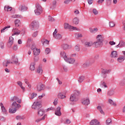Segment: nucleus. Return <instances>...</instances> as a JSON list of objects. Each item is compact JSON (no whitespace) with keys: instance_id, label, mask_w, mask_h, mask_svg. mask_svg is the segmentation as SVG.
<instances>
[{"instance_id":"60","label":"nucleus","mask_w":125,"mask_h":125,"mask_svg":"<svg viewBox=\"0 0 125 125\" xmlns=\"http://www.w3.org/2000/svg\"><path fill=\"white\" fill-rule=\"evenodd\" d=\"M76 37H77V38H82L83 37V35H82V34H76Z\"/></svg>"},{"instance_id":"22","label":"nucleus","mask_w":125,"mask_h":125,"mask_svg":"<svg viewBox=\"0 0 125 125\" xmlns=\"http://www.w3.org/2000/svg\"><path fill=\"white\" fill-rule=\"evenodd\" d=\"M61 57H63L64 60H65L68 58L67 57V55H66V53L63 51L61 52Z\"/></svg>"},{"instance_id":"48","label":"nucleus","mask_w":125,"mask_h":125,"mask_svg":"<svg viewBox=\"0 0 125 125\" xmlns=\"http://www.w3.org/2000/svg\"><path fill=\"white\" fill-rule=\"evenodd\" d=\"M70 123H71V121L67 119L66 120V121L64 122V124L65 125H70Z\"/></svg>"},{"instance_id":"43","label":"nucleus","mask_w":125,"mask_h":125,"mask_svg":"<svg viewBox=\"0 0 125 125\" xmlns=\"http://www.w3.org/2000/svg\"><path fill=\"white\" fill-rule=\"evenodd\" d=\"M107 6H110L112 3V0H106Z\"/></svg>"},{"instance_id":"50","label":"nucleus","mask_w":125,"mask_h":125,"mask_svg":"<svg viewBox=\"0 0 125 125\" xmlns=\"http://www.w3.org/2000/svg\"><path fill=\"white\" fill-rule=\"evenodd\" d=\"M0 46L1 49H3V48H4V43H3V42H0Z\"/></svg>"},{"instance_id":"55","label":"nucleus","mask_w":125,"mask_h":125,"mask_svg":"<svg viewBox=\"0 0 125 125\" xmlns=\"http://www.w3.org/2000/svg\"><path fill=\"white\" fill-rule=\"evenodd\" d=\"M0 105L1 107V110H5V107H4V106H3V104H2V103H0Z\"/></svg>"},{"instance_id":"2","label":"nucleus","mask_w":125,"mask_h":125,"mask_svg":"<svg viewBox=\"0 0 125 125\" xmlns=\"http://www.w3.org/2000/svg\"><path fill=\"white\" fill-rule=\"evenodd\" d=\"M34 12L36 15H41L42 13V7L39 3L36 4Z\"/></svg>"},{"instance_id":"10","label":"nucleus","mask_w":125,"mask_h":125,"mask_svg":"<svg viewBox=\"0 0 125 125\" xmlns=\"http://www.w3.org/2000/svg\"><path fill=\"white\" fill-rule=\"evenodd\" d=\"M103 44V42L101 41H99L97 40V42H94L93 43V45H94L95 47H99L100 46H102Z\"/></svg>"},{"instance_id":"25","label":"nucleus","mask_w":125,"mask_h":125,"mask_svg":"<svg viewBox=\"0 0 125 125\" xmlns=\"http://www.w3.org/2000/svg\"><path fill=\"white\" fill-rule=\"evenodd\" d=\"M43 72V70H42V68L41 67H39L37 70V73L39 74V75H42Z\"/></svg>"},{"instance_id":"13","label":"nucleus","mask_w":125,"mask_h":125,"mask_svg":"<svg viewBox=\"0 0 125 125\" xmlns=\"http://www.w3.org/2000/svg\"><path fill=\"white\" fill-rule=\"evenodd\" d=\"M13 32H14V34H12V36H19V35H20V33L21 32L19 29L16 28H14L13 29Z\"/></svg>"},{"instance_id":"14","label":"nucleus","mask_w":125,"mask_h":125,"mask_svg":"<svg viewBox=\"0 0 125 125\" xmlns=\"http://www.w3.org/2000/svg\"><path fill=\"white\" fill-rule=\"evenodd\" d=\"M33 54L34 56H38L40 54V52H41V50H40L39 49H38L36 47L34 48L33 49Z\"/></svg>"},{"instance_id":"59","label":"nucleus","mask_w":125,"mask_h":125,"mask_svg":"<svg viewBox=\"0 0 125 125\" xmlns=\"http://www.w3.org/2000/svg\"><path fill=\"white\" fill-rule=\"evenodd\" d=\"M48 20H49V21H54V18H53L52 17L50 16H49Z\"/></svg>"},{"instance_id":"44","label":"nucleus","mask_w":125,"mask_h":125,"mask_svg":"<svg viewBox=\"0 0 125 125\" xmlns=\"http://www.w3.org/2000/svg\"><path fill=\"white\" fill-rule=\"evenodd\" d=\"M120 84L121 86L125 85V78L121 81V82L120 83Z\"/></svg>"},{"instance_id":"27","label":"nucleus","mask_w":125,"mask_h":125,"mask_svg":"<svg viewBox=\"0 0 125 125\" xmlns=\"http://www.w3.org/2000/svg\"><path fill=\"white\" fill-rule=\"evenodd\" d=\"M84 79H85V78L84 77V76H81L78 80V82L80 83H83V81L84 80Z\"/></svg>"},{"instance_id":"39","label":"nucleus","mask_w":125,"mask_h":125,"mask_svg":"<svg viewBox=\"0 0 125 125\" xmlns=\"http://www.w3.org/2000/svg\"><path fill=\"white\" fill-rule=\"evenodd\" d=\"M84 45H85V46H86V47H88L91 46L92 45V43H91L90 42H86L84 43Z\"/></svg>"},{"instance_id":"37","label":"nucleus","mask_w":125,"mask_h":125,"mask_svg":"<svg viewBox=\"0 0 125 125\" xmlns=\"http://www.w3.org/2000/svg\"><path fill=\"white\" fill-rule=\"evenodd\" d=\"M42 43L43 45H44L45 44H48V43H49V42L47 41V40H44V39H43L42 40Z\"/></svg>"},{"instance_id":"62","label":"nucleus","mask_w":125,"mask_h":125,"mask_svg":"<svg viewBox=\"0 0 125 125\" xmlns=\"http://www.w3.org/2000/svg\"><path fill=\"white\" fill-rule=\"evenodd\" d=\"M0 121H1L2 122H4V121H5V118L3 116H0Z\"/></svg>"},{"instance_id":"3","label":"nucleus","mask_w":125,"mask_h":125,"mask_svg":"<svg viewBox=\"0 0 125 125\" xmlns=\"http://www.w3.org/2000/svg\"><path fill=\"white\" fill-rule=\"evenodd\" d=\"M79 95H80V92L79 91H75L74 93L70 96V101H71V102L78 101V100H79V98H78Z\"/></svg>"},{"instance_id":"12","label":"nucleus","mask_w":125,"mask_h":125,"mask_svg":"<svg viewBox=\"0 0 125 125\" xmlns=\"http://www.w3.org/2000/svg\"><path fill=\"white\" fill-rule=\"evenodd\" d=\"M82 104H83V105H85V106H87L89 105V104H90V101H89V99L88 98L84 99L82 101Z\"/></svg>"},{"instance_id":"21","label":"nucleus","mask_w":125,"mask_h":125,"mask_svg":"<svg viewBox=\"0 0 125 125\" xmlns=\"http://www.w3.org/2000/svg\"><path fill=\"white\" fill-rule=\"evenodd\" d=\"M19 10L21 11H25L27 10V8H26V6L25 5H21L19 7Z\"/></svg>"},{"instance_id":"52","label":"nucleus","mask_w":125,"mask_h":125,"mask_svg":"<svg viewBox=\"0 0 125 125\" xmlns=\"http://www.w3.org/2000/svg\"><path fill=\"white\" fill-rule=\"evenodd\" d=\"M62 67L64 72H68V67H67V66L62 65Z\"/></svg>"},{"instance_id":"56","label":"nucleus","mask_w":125,"mask_h":125,"mask_svg":"<svg viewBox=\"0 0 125 125\" xmlns=\"http://www.w3.org/2000/svg\"><path fill=\"white\" fill-rule=\"evenodd\" d=\"M21 17H22V16L19 15H15L13 16V18H21Z\"/></svg>"},{"instance_id":"29","label":"nucleus","mask_w":125,"mask_h":125,"mask_svg":"<svg viewBox=\"0 0 125 125\" xmlns=\"http://www.w3.org/2000/svg\"><path fill=\"white\" fill-rule=\"evenodd\" d=\"M38 114L39 116L42 117V116H43V114H44V110H39L38 112Z\"/></svg>"},{"instance_id":"63","label":"nucleus","mask_w":125,"mask_h":125,"mask_svg":"<svg viewBox=\"0 0 125 125\" xmlns=\"http://www.w3.org/2000/svg\"><path fill=\"white\" fill-rule=\"evenodd\" d=\"M13 49L14 50H17V49H18V47H17V45H14Z\"/></svg>"},{"instance_id":"6","label":"nucleus","mask_w":125,"mask_h":125,"mask_svg":"<svg viewBox=\"0 0 125 125\" xmlns=\"http://www.w3.org/2000/svg\"><path fill=\"white\" fill-rule=\"evenodd\" d=\"M42 107V104L40 102H34L32 105V109L36 110H40V108Z\"/></svg>"},{"instance_id":"41","label":"nucleus","mask_w":125,"mask_h":125,"mask_svg":"<svg viewBox=\"0 0 125 125\" xmlns=\"http://www.w3.org/2000/svg\"><path fill=\"white\" fill-rule=\"evenodd\" d=\"M8 28H10V25H8V26L3 27L1 30V33H4V31H5V30H6V29H8Z\"/></svg>"},{"instance_id":"51","label":"nucleus","mask_w":125,"mask_h":125,"mask_svg":"<svg viewBox=\"0 0 125 125\" xmlns=\"http://www.w3.org/2000/svg\"><path fill=\"white\" fill-rule=\"evenodd\" d=\"M38 33H39L38 31L35 32L33 34H32V37L33 38H36V37L38 36Z\"/></svg>"},{"instance_id":"16","label":"nucleus","mask_w":125,"mask_h":125,"mask_svg":"<svg viewBox=\"0 0 125 125\" xmlns=\"http://www.w3.org/2000/svg\"><path fill=\"white\" fill-rule=\"evenodd\" d=\"M97 41H99V42H104V36L102 35H97Z\"/></svg>"},{"instance_id":"23","label":"nucleus","mask_w":125,"mask_h":125,"mask_svg":"<svg viewBox=\"0 0 125 125\" xmlns=\"http://www.w3.org/2000/svg\"><path fill=\"white\" fill-rule=\"evenodd\" d=\"M111 57L115 58V57H117L118 56V53H117V51H113L111 52Z\"/></svg>"},{"instance_id":"31","label":"nucleus","mask_w":125,"mask_h":125,"mask_svg":"<svg viewBox=\"0 0 125 125\" xmlns=\"http://www.w3.org/2000/svg\"><path fill=\"white\" fill-rule=\"evenodd\" d=\"M62 46L63 49H64V50H66V49H69V45H68V44H63L62 45Z\"/></svg>"},{"instance_id":"38","label":"nucleus","mask_w":125,"mask_h":125,"mask_svg":"<svg viewBox=\"0 0 125 125\" xmlns=\"http://www.w3.org/2000/svg\"><path fill=\"white\" fill-rule=\"evenodd\" d=\"M56 3H57V2L55 0L53 1L52 5L51 7V8H52V9H54V8L56 7Z\"/></svg>"},{"instance_id":"64","label":"nucleus","mask_w":125,"mask_h":125,"mask_svg":"<svg viewBox=\"0 0 125 125\" xmlns=\"http://www.w3.org/2000/svg\"><path fill=\"white\" fill-rule=\"evenodd\" d=\"M74 13L76 15L78 14H80V11H79L77 9H75V10L74 11Z\"/></svg>"},{"instance_id":"17","label":"nucleus","mask_w":125,"mask_h":125,"mask_svg":"<svg viewBox=\"0 0 125 125\" xmlns=\"http://www.w3.org/2000/svg\"><path fill=\"white\" fill-rule=\"evenodd\" d=\"M124 46H125V42L121 40L119 42V43L116 46V47H124Z\"/></svg>"},{"instance_id":"18","label":"nucleus","mask_w":125,"mask_h":125,"mask_svg":"<svg viewBox=\"0 0 125 125\" xmlns=\"http://www.w3.org/2000/svg\"><path fill=\"white\" fill-rule=\"evenodd\" d=\"M36 63L35 62H31L30 66V70L31 71H35L36 70V67H35Z\"/></svg>"},{"instance_id":"4","label":"nucleus","mask_w":125,"mask_h":125,"mask_svg":"<svg viewBox=\"0 0 125 125\" xmlns=\"http://www.w3.org/2000/svg\"><path fill=\"white\" fill-rule=\"evenodd\" d=\"M29 27L31 31L37 30V29L39 28V22L36 21H33L30 25Z\"/></svg>"},{"instance_id":"58","label":"nucleus","mask_w":125,"mask_h":125,"mask_svg":"<svg viewBox=\"0 0 125 125\" xmlns=\"http://www.w3.org/2000/svg\"><path fill=\"white\" fill-rule=\"evenodd\" d=\"M16 110H9V112L10 114H14V113H16Z\"/></svg>"},{"instance_id":"53","label":"nucleus","mask_w":125,"mask_h":125,"mask_svg":"<svg viewBox=\"0 0 125 125\" xmlns=\"http://www.w3.org/2000/svg\"><path fill=\"white\" fill-rule=\"evenodd\" d=\"M93 13L95 15H97V14H98V11H97V10H96V9H93Z\"/></svg>"},{"instance_id":"42","label":"nucleus","mask_w":125,"mask_h":125,"mask_svg":"<svg viewBox=\"0 0 125 125\" xmlns=\"http://www.w3.org/2000/svg\"><path fill=\"white\" fill-rule=\"evenodd\" d=\"M19 99L17 96H14L11 98V101H17V100Z\"/></svg>"},{"instance_id":"36","label":"nucleus","mask_w":125,"mask_h":125,"mask_svg":"<svg viewBox=\"0 0 125 125\" xmlns=\"http://www.w3.org/2000/svg\"><path fill=\"white\" fill-rule=\"evenodd\" d=\"M101 85L102 86H104V88H107V87H108V86H107V84H106V83H105V82H104V81H102L101 82Z\"/></svg>"},{"instance_id":"34","label":"nucleus","mask_w":125,"mask_h":125,"mask_svg":"<svg viewBox=\"0 0 125 125\" xmlns=\"http://www.w3.org/2000/svg\"><path fill=\"white\" fill-rule=\"evenodd\" d=\"M108 102L110 105H112V106H117V104H115L113 100L109 99L108 100Z\"/></svg>"},{"instance_id":"46","label":"nucleus","mask_w":125,"mask_h":125,"mask_svg":"<svg viewBox=\"0 0 125 125\" xmlns=\"http://www.w3.org/2000/svg\"><path fill=\"white\" fill-rule=\"evenodd\" d=\"M106 125H109L112 123V119L110 118H108L107 120L106 121Z\"/></svg>"},{"instance_id":"45","label":"nucleus","mask_w":125,"mask_h":125,"mask_svg":"<svg viewBox=\"0 0 125 125\" xmlns=\"http://www.w3.org/2000/svg\"><path fill=\"white\" fill-rule=\"evenodd\" d=\"M115 26H116V24L115 23V22L113 21H111L109 22V27H115Z\"/></svg>"},{"instance_id":"35","label":"nucleus","mask_w":125,"mask_h":125,"mask_svg":"<svg viewBox=\"0 0 125 125\" xmlns=\"http://www.w3.org/2000/svg\"><path fill=\"white\" fill-rule=\"evenodd\" d=\"M15 25L16 27H19V25H20V21L19 20H15Z\"/></svg>"},{"instance_id":"11","label":"nucleus","mask_w":125,"mask_h":125,"mask_svg":"<svg viewBox=\"0 0 125 125\" xmlns=\"http://www.w3.org/2000/svg\"><path fill=\"white\" fill-rule=\"evenodd\" d=\"M14 39L12 37H10L9 39V42L7 43V46L8 47H11L12 45L13 44V41Z\"/></svg>"},{"instance_id":"32","label":"nucleus","mask_w":125,"mask_h":125,"mask_svg":"<svg viewBox=\"0 0 125 125\" xmlns=\"http://www.w3.org/2000/svg\"><path fill=\"white\" fill-rule=\"evenodd\" d=\"M26 118L24 116H16V119L17 120H25Z\"/></svg>"},{"instance_id":"49","label":"nucleus","mask_w":125,"mask_h":125,"mask_svg":"<svg viewBox=\"0 0 125 125\" xmlns=\"http://www.w3.org/2000/svg\"><path fill=\"white\" fill-rule=\"evenodd\" d=\"M45 52L46 54H49V53H50V49H49V48H46Z\"/></svg>"},{"instance_id":"9","label":"nucleus","mask_w":125,"mask_h":125,"mask_svg":"<svg viewBox=\"0 0 125 125\" xmlns=\"http://www.w3.org/2000/svg\"><path fill=\"white\" fill-rule=\"evenodd\" d=\"M45 85L43 84L40 83L37 84V91H41L43 90V88L45 87Z\"/></svg>"},{"instance_id":"28","label":"nucleus","mask_w":125,"mask_h":125,"mask_svg":"<svg viewBox=\"0 0 125 125\" xmlns=\"http://www.w3.org/2000/svg\"><path fill=\"white\" fill-rule=\"evenodd\" d=\"M114 93H115V91H114V90H110L108 92L107 95L108 96H112V95H114Z\"/></svg>"},{"instance_id":"33","label":"nucleus","mask_w":125,"mask_h":125,"mask_svg":"<svg viewBox=\"0 0 125 125\" xmlns=\"http://www.w3.org/2000/svg\"><path fill=\"white\" fill-rule=\"evenodd\" d=\"M74 50L77 52H79V51L81 50V49L80 48V45H76L74 47Z\"/></svg>"},{"instance_id":"24","label":"nucleus","mask_w":125,"mask_h":125,"mask_svg":"<svg viewBox=\"0 0 125 125\" xmlns=\"http://www.w3.org/2000/svg\"><path fill=\"white\" fill-rule=\"evenodd\" d=\"M4 9L5 11H11L12 10V7L9 6H5Z\"/></svg>"},{"instance_id":"1","label":"nucleus","mask_w":125,"mask_h":125,"mask_svg":"<svg viewBox=\"0 0 125 125\" xmlns=\"http://www.w3.org/2000/svg\"><path fill=\"white\" fill-rule=\"evenodd\" d=\"M12 62H10L8 61H4L3 62V65L4 67H7L8 66V64H18V58L16 57L15 56L13 57V58L12 59Z\"/></svg>"},{"instance_id":"30","label":"nucleus","mask_w":125,"mask_h":125,"mask_svg":"<svg viewBox=\"0 0 125 125\" xmlns=\"http://www.w3.org/2000/svg\"><path fill=\"white\" fill-rule=\"evenodd\" d=\"M73 23L75 24V25H78L79 24V20L78 18H75L73 20Z\"/></svg>"},{"instance_id":"57","label":"nucleus","mask_w":125,"mask_h":125,"mask_svg":"<svg viewBox=\"0 0 125 125\" xmlns=\"http://www.w3.org/2000/svg\"><path fill=\"white\" fill-rule=\"evenodd\" d=\"M58 99H55V100L53 102V104L55 106H56V105H57V104L58 103Z\"/></svg>"},{"instance_id":"7","label":"nucleus","mask_w":125,"mask_h":125,"mask_svg":"<svg viewBox=\"0 0 125 125\" xmlns=\"http://www.w3.org/2000/svg\"><path fill=\"white\" fill-rule=\"evenodd\" d=\"M64 28L67 30H70V31H73V30H77V27L72 26L70 25L68 23L64 24Z\"/></svg>"},{"instance_id":"20","label":"nucleus","mask_w":125,"mask_h":125,"mask_svg":"<svg viewBox=\"0 0 125 125\" xmlns=\"http://www.w3.org/2000/svg\"><path fill=\"white\" fill-rule=\"evenodd\" d=\"M125 57L124 56H121L118 58V61L120 63H122V62H124V61H125Z\"/></svg>"},{"instance_id":"54","label":"nucleus","mask_w":125,"mask_h":125,"mask_svg":"<svg viewBox=\"0 0 125 125\" xmlns=\"http://www.w3.org/2000/svg\"><path fill=\"white\" fill-rule=\"evenodd\" d=\"M44 119H45L44 116H43L41 119H38L36 120V123H39V122H41V121H42V120H44Z\"/></svg>"},{"instance_id":"5","label":"nucleus","mask_w":125,"mask_h":125,"mask_svg":"<svg viewBox=\"0 0 125 125\" xmlns=\"http://www.w3.org/2000/svg\"><path fill=\"white\" fill-rule=\"evenodd\" d=\"M13 108H9V110H18L21 107V104H17V102H14L12 104Z\"/></svg>"},{"instance_id":"15","label":"nucleus","mask_w":125,"mask_h":125,"mask_svg":"<svg viewBox=\"0 0 125 125\" xmlns=\"http://www.w3.org/2000/svg\"><path fill=\"white\" fill-rule=\"evenodd\" d=\"M65 62H67V63H69V64H74L75 63V60L74 59L72 58H67L66 60H65Z\"/></svg>"},{"instance_id":"47","label":"nucleus","mask_w":125,"mask_h":125,"mask_svg":"<svg viewBox=\"0 0 125 125\" xmlns=\"http://www.w3.org/2000/svg\"><path fill=\"white\" fill-rule=\"evenodd\" d=\"M37 97V94L33 93L31 94V97L30 98H31V99H34V98H35V97Z\"/></svg>"},{"instance_id":"26","label":"nucleus","mask_w":125,"mask_h":125,"mask_svg":"<svg viewBox=\"0 0 125 125\" xmlns=\"http://www.w3.org/2000/svg\"><path fill=\"white\" fill-rule=\"evenodd\" d=\"M54 38H55L57 40H61V39H62V35L60 34H57L56 35L54 36Z\"/></svg>"},{"instance_id":"61","label":"nucleus","mask_w":125,"mask_h":125,"mask_svg":"<svg viewBox=\"0 0 125 125\" xmlns=\"http://www.w3.org/2000/svg\"><path fill=\"white\" fill-rule=\"evenodd\" d=\"M34 61H39V57L38 56H34Z\"/></svg>"},{"instance_id":"19","label":"nucleus","mask_w":125,"mask_h":125,"mask_svg":"<svg viewBox=\"0 0 125 125\" xmlns=\"http://www.w3.org/2000/svg\"><path fill=\"white\" fill-rule=\"evenodd\" d=\"M58 97L59 98H61V99H64V98H66V96H65V94L63 93H59L58 95Z\"/></svg>"},{"instance_id":"8","label":"nucleus","mask_w":125,"mask_h":125,"mask_svg":"<svg viewBox=\"0 0 125 125\" xmlns=\"http://www.w3.org/2000/svg\"><path fill=\"white\" fill-rule=\"evenodd\" d=\"M111 69H103L101 71L102 75L104 76L103 78H106V74H110L111 73Z\"/></svg>"},{"instance_id":"40","label":"nucleus","mask_w":125,"mask_h":125,"mask_svg":"<svg viewBox=\"0 0 125 125\" xmlns=\"http://www.w3.org/2000/svg\"><path fill=\"white\" fill-rule=\"evenodd\" d=\"M55 115H56V116H61L62 113H61V111H60V110H56V111L55 112Z\"/></svg>"}]
</instances>
